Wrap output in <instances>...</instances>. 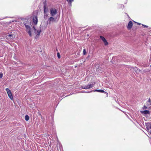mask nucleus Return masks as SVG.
<instances>
[{"mask_svg":"<svg viewBox=\"0 0 151 151\" xmlns=\"http://www.w3.org/2000/svg\"><path fill=\"white\" fill-rule=\"evenodd\" d=\"M100 37L103 41H104L105 40H106L105 38L102 36H100Z\"/></svg>","mask_w":151,"mask_h":151,"instance_id":"nucleus-17","label":"nucleus"},{"mask_svg":"<svg viewBox=\"0 0 151 151\" xmlns=\"http://www.w3.org/2000/svg\"><path fill=\"white\" fill-rule=\"evenodd\" d=\"M70 4V6H72V3L74 1L73 0H66Z\"/></svg>","mask_w":151,"mask_h":151,"instance_id":"nucleus-13","label":"nucleus"},{"mask_svg":"<svg viewBox=\"0 0 151 151\" xmlns=\"http://www.w3.org/2000/svg\"><path fill=\"white\" fill-rule=\"evenodd\" d=\"M25 27L26 28V31L28 33L29 36L30 37L32 36V34L31 33V28L30 26L27 25L26 24H25Z\"/></svg>","mask_w":151,"mask_h":151,"instance_id":"nucleus-1","label":"nucleus"},{"mask_svg":"<svg viewBox=\"0 0 151 151\" xmlns=\"http://www.w3.org/2000/svg\"><path fill=\"white\" fill-rule=\"evenodd\" d=\"M150 67H151V65H150Z\"/></svg>","mask_w":151,"mask_h":151,"instance_id":"nucleus-27","label":"nucleus"},{"mask_svg":"<svg viewBox=\"0 0 151 151\" xmlns=\"http://www.w3.org/2000/svg\"><path fill=\"white\" fill-rule=\"evenodd\" d=\"M146 104V106H147L151 105V100L150 98L149 99L148 101H147ZM149 108L150 109L151 108V106Z\"/></svg>","mask_w":151,"mask_h":151,"instance_id":"nucleus-10","label":"nucleus"},{"mask_svg":"<svg viewBox=\"0 0 151 151\" xmlns=\"http://www.w3.org/2000/svg\"><path fill=\"white\" fill-rule=\"evenodd\" d=\"M148 132H149L151 135V129L149 130V131H148Z\"/></svg>","mask_w":151,"mask_h":151,"instance_id":"nucleus-25","label":"nucleus"},{"mask_svg":"<svg viewBox=\"0 0 151 151\" xmlns=\"http://www.w3.org/2000/svg\"><path fill=\"white\" fill-rule=\"evenodd\" d=\"M83 53L84 55H85L86 54V51L85 49H84L83 51Z\"/></svg>","mask_w":151,"mask_h":151,"instance_id":"nucleus-22","label":"nucleus"},{"mask_svg":"<svg viewBox=\"0 0 151 151\" xmlns=\"http://www.w3.org/2000/svg\"><path fill=\"white\" fill-rule=\"evenodd\" d=\"M55 19L54 18L52 17H50L48 19V22L49 24H50L51 22H54L55 21Z\"/></svg>","mask_w":151,"mask_h":151,"instance_id":"nucleus-8","label":"nucleus"},{"mask_svg":"<svg viewBox=\"0 0 151 151\" xmlns=\"http://www.w3.org/2000/svg\"><path fill=\"white\" fill-rule=\"evenodd\" d=\"M143 109H147V106H146L145 105H144V106H143V107L142 108Z\"/></svg>","mask_w":151,"mask_h":151,"instance_id":"nucleus-21","label":"nucleus"},{"mask_svg":"<svg viewBox=\"0 0 151 151\" xmlns=\"http://www.w3.org/2000/svg\"><path fill=\"white\" fill-rule=\"evenodd\" d=\"M44 11L45 14L47 12L46 1L44 2Z\"/></svg>","mask_w":151,"mask_h":151,"instance_id":"nucleus-11","label":"nucleus"},{"mask_svg":"<svg viewBox=\"0 0 151 151\" xmlns=\"http://www.w3.org/2000/svg\"><path fill=\"white\" fill-rule=\"evenodd\" d=\"M6 90L7 93L9 97L11 100H12L13 99V97L10 90H9V88H6Z\"/></svg>","mask_w":151,"mask_h":151,"instance_id":"nucleus-2","label":"nucleus"},{"mask_svg":"<svg viewBox=\"0 0 151 151\" xmlns=\"http://www.w3.org/2000/svg\"><path fill=\"white\" fill-rule=\"evenodd\" d=\"M57 56H58V58L59 59L60 58V53L59 52H58L57 53Z\"/></svg>","mask_w":151,"mask_h":151,"instance_id":"nucleus-20","label":"nucleus"},{"mask_svg":"<svg viewBox=\"0 0 151 151\" xmlns=\"http://www.w3.org/2000/svg\"><path fill=\"white\" fill-rule=\"evenodd\" d=\"M142 113H144L145 114H150V112L148 110H145L142 111Z\"/></svg>","mask_w":151,"mask_h":151,"instance_id":"nucleus-15","label":"nucleus"},{"mask_svg":"<svg viewBox=\"0 0 151 151\" xmlns=\"http://www.w3.org/2000/svg\"><path fill=\"white\" fill-rule=\"evenodd\" d=\"M29 118V116L28 115H26L25 116V120L26 121H28Z\"/></svg>","mask_w":151,"mask_h":151,"instance_id":"nucleus-16","label":"nucleus"},{"mask_svg":"<svg viewBox=\"0 0 151 151\" xmlns=\"http://www.w3.org/2000/svg\"><path fill=\"white\" fill-rule=\"evenodd\" d=\"M138 24H139V23H138Z\"/></svg>","mask_w":151,"mask_h":151,"instance_id":"nucleus-26","label":"nucleus"},{"mask_svg":"<svg viewBox=\"0 0 151 151\" xmlns=\"http://www.w3.org/2000/svg\"><path fill=\"white\" fill-rule=\"evenodd\" d=\"M93 87V85L89 84L84 86L81 87L82 88L84 89H88L92 88Z\"/></svg>","mask_w":151,"mask_h":151,"instance_id":"nucleus-3","label":"nucleus"},{"mask_svg":"<svg viewBox=\"0 0 151 151\" xmlns=\"http://www.w3.org/2000/svg\"><path fill=\"white\" fill-rule=\"evenodd\" d=\"M41 32V30H37V35L38 36H39L40 35V33Z\"/></svg>","mask_w":151,"mask_h":151,"instance_id":"nucleus-19","label":"nucleus"},{"mask_svg":"<svg viewBox=\"0 0 151 151\" xmlns=\"http://www.w3.org/2000/svg\"><path fill=\"white\" fill-rule=\"evenodd\" d=\"M103 42L104 43L105 45H107L108 44V43L106 40L103 41Z\"/></svg>","mask_w":151,"mask_h":151,"instance_id":"nucleus-18","label":"nucleus"},{"mask_svg":"<svg viewBox=\"0 0 151 151\" xmlns=\"http://www.w3.org/2000/svg\"><path fill=\"white\" fill-rule=\"evenodd\" d=\"M142 26H143L144 27H145L146 28H147L148 27V26L146 25H145L142 24Z\"/></svg>","mask_w":151,"mask_h":151,"instance_id":"nucleus-24","label":"nucleus"},{"mask_svg":"<svg viewBox=\"0 0 151 151\" xmlns=\"http://www.w3.org/2000/svg\"><path fill=\"white\" fill-rule=\"evenodd\" d=\"M6 38L9 40H11L14 38V36L13 34H9L6 36Z\"/></svg>","mask_w":151,"mask_h":151,"instance_id":"nucleus-9","label":"nucleus"},{"mask_svg":"<svg viewBox=\"0 0 151 151\" xmlns=\"http://www.w3.org/2000/svg\"><path fill=\"white\" fill-rule=\"evenodd\" d=\"M3 77V73H0V78H1Z\"/></svg>","mask_w":151,"mask_h":151,"instance_id":"nucleus-23","label":"nucleus"},{"mask_svg":"<svg viewBox=\"0 0 151 151\" xmlns=\"http://www.w3.org/2000/svg\"><path fill=\"white\" fill-rule=\"evenodd\" d=\"M146 127L147 129V130L149 131V130L151 129V123L148 122L145 124Z\"/></svg>","mask_w":151,"mask_h":151,"instance_id":"nucleus-4","label":"nucleus"},{"mask_svg":"<svg viewBox=\"0 0 151 151\" xmlns=\"http://www.w3.org/2000/svg\"><path fill=\"white\" fill-rule=\"evenodd\" d=\"M57 14V11L55 9H52L50 10V14L52 16H54Z\"/></svg>","mask_w":151,"mask_h":151,"instance_id":"nucleus-5","label":"nucleus"},{"mask_svg":"<svg viewBox=\"0 0 151 151\" xmlns=\"http://www.w3.org/2000/svg\"><path fill=\"white\" fill-rule=\"evenodd\" d=\"M37 16H34L33 17V22L36 25L37 24Z\"/></svg>","mask_w":151,"mask_h":151,"instance_id":"nucleus-7","label":"nucleus"},{"mask_svg":"<svg viewBox=\"0 0 151 151\" xmlns=\"http://www.w3.org/2000/svg\"><path fill=\"white\" fill-rule=\"evenodd\" d=\"M94 91H97L99 92H101V93H105L106 92L104 91V90H96Z\"/></svg>","mask_w":151,"mask_h":151,"instance_id":"nucleus-14","label":"nucleus"},{"mask_svg":"<svg viewBox=\"0 0 151 151\" xmlns=\"http://www.w3.org/2000/svg\"><path fill=\"white\" fill-rule=\"evenodd\" d=\"M133 69V70L136 73H137V72L138 73V72H140V70L139 69H138L136 67H134Z\"/></svg>","mask_w":151,"mask_h":151,"instance_id":"nucleus-12","label":"nucleus"},{"mask_svg":"<svg viewBox=\"0 0 151 151\" xmlns=\"http://www.w3.org/2000/svg\"><path fill=\"white\" fill-rule=\"evenodd\" d=\"M133 26V23L131 21H130L128 24V25L127 27V29L129 30L131 29Z\"/></svg>","mask_w":151,"mask_h":151,"instance_id":"nucleus-6","label":"nucleus"}]
</instances>
